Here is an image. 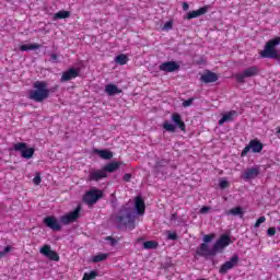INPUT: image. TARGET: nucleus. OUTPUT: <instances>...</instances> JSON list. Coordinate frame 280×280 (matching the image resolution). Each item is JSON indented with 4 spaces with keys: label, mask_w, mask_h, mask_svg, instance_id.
Wrapping results in <instances>:
<instances>
[{
    "label": "nucleus",
    "mask_w": 280,
    "mask_h": 280,
    "mask_svg": "<svg viewBox=\"0 0 280 280\" xmlns=\"http://www.w3.org/2000/svg\"><path fill=\"white\" fill-rule=\"evenodd\" d=\"M54 91H58V85H55L49 90L46 81H36L33 83V90L28 91L27 97L28 100L40 104L45 100H48L50 93H54Z\"/></svg>",
    "instance_id": "f257e3e1"
},
{
    "label": "nucleus",
    "mask_w": 280,
    "mask_h": 280,
    "mask_svg": "<svg viewBox=\"0 0 280 280\" xmlns=\"http://www.w3.org/2000/svg\"><path fill=\"white\" fill-rule=\"evenodd\" d=\"M119 215L116 217V224L118 225V229H128L129 231H135L137 229V217L132 214V209L124 206L120 209Z\"/></svg>",
    "instance_id": "f03ea898"
},
{
    "label": "nucleus",
    "mask_w": 280,
    "mask_h": 280,
    "mask_svg": "<svg viewBox=\"0 0 280 280\" xmlns=\"http://www.w3.org/2000/svg\"><path fill=\"white\" fill-rule=\"evenodd\" d=\"M277 45H280V36L268 40L265 45V49L260 51V58H271L279 60L280 55L277 49Z\"/></svg>",
    "instance_id": "7ed1b4c3"
},
{
    "label": "nucleus",
    "mask_w": 280,
    "mask_h": 280,
    "mask_svg": "<svg viewBox=\"0 0 280 280\" xmlns=\"http://www.w3.org/2000/svg\"><path fill=\"white\" fill-rule=\"evenodd\" d=\"M257 75H259V67L250 66L244 69L242 72L236 73L234 78L238 84H245L246 78H257Z\"/></svg>",
    "instance_id": "20e7f679"
},
{
    "label": "nucleus",
    "mask_w": 280,
    "mask_h": 280,
    "mask_svg": "<svg viewBox=\"0 0 280 280\" xmlns=\"http://www.w3.org/2000/svg\"><path fill=\"white\" fill-rule=\"evenodd\" d=\"M101 198H104V191L97 188H92L84 194L83 202H85L88 207H93V205H96L97 200H101Z\"/></svg>",
    "instance_id": "39448f33"
},
{
    "label": "nucleus",
    "mask_w": 280,
    "mask_h": 280,
    "mask_svg": "<svg viewBox=\"0 0 280 280\" xmlns=\"http://www.w3.org/2000/svg\"><path fill=\"white\" fill-rule=\"evenodd\" d=\"M13 150L15 152H21L22 159H32L36 150L34 148H27V143L25 142H18L13 144Z\"/></svg>",
    "instance_id": "423d86ee"
},
{
    "label": "nucleus",
    "mask_w": 280,
    "mask_h": 280,
    "mask_svg": "<svg viewBox=\"0 0 280 280\" xmlns=\"http://www.w3.org/2000/svg\"><path fill=\"white\" fill-rule=\"evenodd\" d=\"M250 150L254 154H259V152H261L264 150V143H261V141H259L257 139L250 140L248 145H246L242 150L241 156H246V154H248L250 152Z\"/></svg>",
    "instance_id": "0eeeda50"
},
{
    "label": "nucleus",
    "mask_w": 280,
    "mask_h": 280,
    "mask_svg": "<svg viewBox=\"0 0 280 280\" xmlns=\"http://www.w3.org/2000/svg\"><path fill=\"white\" fill-rule=\"evenodd\" d=\"M240 264V256L237 254L233 255L230 260L225 261L223 265H221L219 269L220 275H226L229 270H233Z\"/></svg>",
    "instance_id": "6e6552de"
},
{
    "label": "nucleus",
    "mask_w": 280,
    "mask_h": 280,
    "mask_svg": "<svg viewBox=\"0 0 280 280\" xmlns=\"http://www.w3.org/2000/svg\"><path fill=\"white\" fill-rule=\"evenodd\" d=\"M82 211V207L78 206L72 212L67 213L66 215L60 217L61 224H71L75 222L78 218H80V212Z\"/></svg>",
    "instance_id": "1a4fd4ad"
},
{
    "label": "nucleus",
    "mask_w": 280,
    "mask_h": 280,
    "mask_svg": "<svg viewBox=\"0 0 280 280\" xmlns=\"http://www.w3.org/2000/svg\"><path fill=\"white\" fill-rule=\"evenodd\" d=\"M39 253L44 255V257H47L50 261H60V255L57 254L56 250L51 249V245H44Z\"/></svg>",
    "instance_id": "9d476101"
},
{
    "label": "nucleus",
    "mask_w": 280,
    "mask_h": 280,
    "mask_svg": "<svg viewBox=\"0 0 280 280\" xmlns=\"http://www.w3.org/2000/svg\"><path fill=\"white\" fill-rule=\"evenodd\" d=\"M159 69L165 73H174V71H178V69H180V65H178L176 61H166L162 62Z\"/></svg>",
    "instance_id": "9b49d317"
},
{
    "label": "nucleus",
    "mask_w": 280,
    "mask_h": 280,
    "mask_svg": "<svg viewBox=\"0 0 280 280\" xmlns=\"http://www.w3.org/2000/svg\"><path fill=\"white\" fill-rule=\"evenodd\" d=\"M44 224L51 231H62V225H60V222L56 217H46L44 219Z\"/></svg>",
    "instance_id": "f8f14e48"
},
{
    "label": "nucleus",
    "mask_w": 280,
    "mask_h": 280,
    "mask_svg": "<svg viewBox=\"0 0 280 280\" xmlns=\"http://www.w3.org/2000/svg\"><path fill=\"white\" fill-rule=\"evenodd\" d=\"M80 77V70L75 68H70L67 71L62 72L60 82H69L71 80H75V78Z\"/></svg>",
    "instance_id": "ddd939ff"
},
{
    "label": "nucleus",
    "mask_w": 280,
    "mask_h": 280,
    "mask_svg": "<svg viewBox=\"0 0 280 280\" xmlns=\"http://www.w3.org/2000/svg\"><path fill=\"white\" fill-rule=\"evenodd\" d=\"M231 244V236L223 234L221 237L214 243L213 249L215 250H222L223 248H226Z\"/></svg>",
    "instance_id": "4468645a"
},
{
    "label": "nucleus",
    "mask_w": 280,
    "mask_h": 280,
    "mask_svg": "<svg viewBox=\"0 0 280 280\" xmlns=\"http://www.w3.org/2000/svg\"><path fill=\"white\" fill-rule=\"evenodd\" d=\"M199 257H211L215 255V249H210L207 243H201L196 252Z\"/></svg>",
    "instance_id": "2eb2a0df"
},
{
    "label": "nucleus",
    "mask_w": 280,
    "mask_h": 280,
    "mask_svg": "<svg viewBox=\"0 0 280 280\" xmlns=\"http://www.w3.org/2000/svg\"><path fill=\"white\" fill-rule=\"evenodd\" d=\"M207 12H209V5H205L198 10L188 12L186 19L191 21V19H198V16H202L203 14H207Z\"/></svg>",
    "instance_id": "dca6fc26"
},
{
    "label": "nucleus",
    "mask_w": 280,
    "mask_h": 280,
    "mask_svg": "<svg viewBox=\"0 0 280 280\" xmlns=\"http://www.w3.org/2000/svg\"><path fill=\"white\" fill-rule=\"evenodd\" d=\"M220 77H218V73L207 71L200 77V81L203 82L205 84H211L213 82H218Z\"/></svg>",
    "instance_id": "f3484780"
},
{
    "label": "nucleus",
    "mask_w": 280,
    "mask_h": 280,
    "mask_svg": "<svg viewBox=\"0 0 280 280\" xmlns=\"http://www.w3.org/2000/svg\"><path fill=\"white\" fill-rule=\"evenodd\" d=\"M172 122L182 130V132H187V126L185 125V121H183V117L178 113L172 114Z\"/></svg>",
    "instance_id": "a211bd4d"
},
{
    "label": "nucleus",
    "mask_w": 280,
    "mask_h": 280,
    "mask_svg": "<svg viewBox=\"0 0 280 280\" xmlns=\"http://www.w3.org/2000/svg\"><path fill=\"white\" fill-rule=\"evenodd\" d=\"M108 176V174H106V172L103 170H98V171H92L89 174V180H94L95 183L102 180V178H106Z\"/></svg>",
    "instance_id": "6ab92c4d"
},
{
    "label": "nucleus",
    "mask_w": 280,
    "mask_h": 280,
    "mask_svg": "<svg viewBox=\"0 0 280 280\" xmlns=\"http://www.w3.org/2000/svg\"><path fill=\"white\" fill-rule=\"evenodd\" d=\"M135 207L138 215H143L145 213V201L141 197H136Z\"/></svg>",
    "instance_id": "aec40b11"
},
{
    "label": "nucleus",
    "mask_w": 280,
    "mask_h": 280,
    "mask_svg": "<svg viewBox=\"0 0 280 280\" xmlns=\"http://www.w3.org/2000/svg\"><path fill=\"white\" fill-rule=\"evenodd\" d=\"M259 176V170L257 167L248 168L244 174V180H253V178H257Z\"/></svg>",
    "instance_id": "412c9836"
},
{
    "label": "nucleus",
    "mask_w": 280,
    "mask_h": 280,
    "mask_svg": "<svg viewBox=\"0 0 280 280\" xmlns=\"http://www.w3.org/2000/svg\"><path fill=\"white\" fill-rule=\"evenodd\" d=\"M119 167H121V162H110V163H108L107 165H105V166L103 167V170H104L105 174H106V172H107L108 174H113V172H117V170H118Z\"/></svg>",
    "instance_id": "4be33fe9"
},
{
    "label": "nucleus",
    "mask_w": 280,
    "mask_h": 280,
    "mask_svg": "<svg viewBox=\"0 0 280 280\" xmlns=\"http://www.w3.org/2000/svg\"><path fill=\"white\" fill-rule=\"evenodd\" d=\"M95 154H98V156L101 159H104L105 161H110V159H113V152L108 151V150H100V149H95L94 150Z\"/></svg>",
    "instance_id": "5701e85b"
},
{
    "label": "nucleus",
    "mask_w": 280,
    "mask_h": 280,
    "mask_svg": "<svg viewBox=\"0 0 280 280\" xmlns=\"http://www.w3.org/2000/svg\"><path fill=\"white\" fill-rule=\"evenodd\" d=\"M237 115V112L230 110L225 115L222 116V118L219 120V126H223L225 121H233V117Z\"/></svg>",
    "instance_id": "b1692460"
},
{
    "label": "nucleus",
    "mask_w": 280,
    "mask_h": 280,
    "mask_svg": "<svg viewBox=\"0 0 280 280\" xmlns=\"http://www.w3.org/2000/svg\"><path fill=\"white\" fill-rule=\"evenodd\" d=\"M105 93H107L110 96L119 95V93H121V90L119 88H117V85H115V84H107L105 86Z\"/></svg>",
    "instance_id": "393cba45"
},
{
    "label": "nucleus",
    "mask_w": 280,
    "mask_h": 280,
    "mask_svg": "<svg viewBox=\"0 0 280 280\" xmlns=\"http://www.w3.org/2000/svg\"><path fill=\"white\" fill-rule=\"evenodd\" d=\"M71 16V11L60 10L54 14V21H60L62 19H69Z\"/></svg>",
    "instance_id": "a878e982"
},
{
    "label": "nucleus",
    "mask_w": 280,
    "mask_h": 280,
    "mask_svg": "<svg viewBox=\"0 0 280 280\" xmlns=\"http://www.w3.org/2000/svg\"><path fill=\"white\" fill-rule=\"evenodd\" d=\"M106 259H108V254H104V253L94 255L92 257L93 264H100V261H106Z\"/></svg>",
    "instance_id": "bb28decb"
},
{
    "label": "nucleus",
    "mask_w": 280,
    "mask_h": 280,
    "mask_svg": "<svg viewBox=\"0 0 280 280\" xmlns=\"http://www.w3.org/2000/svg\"><path fill=\"white\" fill-rule=\"evenodd\" d=\"M34 49H40V45L30 44V45H21L20 46V51H32Z\"/></svg>",
    "instance_id": "cd10ccee"
},
{
    "label": "nucleus",
    "mask_w": 280,
    "mask_h": 280,
    "mask_svg": "<svg viewBox=\"0 0 280 280\" xmlns=\"http://www.w3.org/2000/svg\"><path fill=\"white\" fill-rule=\"evenodd\" d=\"M143 248L145 250H152L154 248H159V243L156 241H147L143 243Z\"/></svg>",
    "instance_id": "c85d7f7f"
},
{
    "label": "nucleus",
    "mask_w": 280,
    "mask_h": 280,
    "mask_svg": "<svg viewBox=\"0 0 280 280\" xmlns=\"http://www.w3.org/2000/svg\"><path fill=\"white\" fill-rule=\"evenodd\" d=\"M115 62L117 65H128V56H126L125 54H120L116 56Z\"/></svg>",
    "instance_id": "c756f323"
},
{
    "label": "nucleus",
    "mask_w": 280,
    "mask_h": 280,
    "mask_svg": "<svg viewBox=\"0 0 280 280\" xmlns=\"http://www.w3.org/2000/svg\"><path fill=\"white\" fill-rule=\"evenodd\" d=\"M98 275H100V273H98L96 270H92V271H90V272H85V273L83 275L82 280H93V279L97 278Z\"/></svg>",
    "instance_id": "7c9ffc66"
},
{
    "label": "nucleus",
    "mask_w": 280,
    "mask_h": 280,
    "mask_svg": "<svg viewBox=\"0 0 280 280\" xmlns=\"http://www.w3.org/2000/svg\"><path fill=\"white\" fill-rule=\"evenodd\" d=\"M163 128H164V130H166L167 132H176V126L170 124V121H164Z\"/></svg>",
    "instance_id": "2f4dec72"
},
{
    "label": "nucleus",
    "mask_w": 280,
    "mask_h": 280,
    "mask_svg": "<svg viewBox=\"0 0 280 280\" xmlns=\"http://www.w3.org/2000/svg\"><path fill=\"white\" fill-rule=\"evenodd\" d=\"M231 215H244V210H242V207H235L230 210Z\"/></svg>",
    "instance_id": "473e14b6"
},
{
    "label": "nucleus",
    "mask_w": 280,
    "mask_h": 280,
    "mask_svg": "<svg viewBox=\"0 0 280 280\" xmlns=\"http://www.w3.org/2000/svg\"><path fill=\"white\" fill-rule=\"evenodd\" d=\"M168 161L163 159V160H159L155 162V170H161V167H165V165H167Z\"/></svg>",
    "instance_id": "72a5a7b5"
},
{
    "label": "nucleus",
    "mask_w": 280,
    "mask_h": 280,
    "mask_svg": "<svg viewBox=\"0 0 280 280\" xmlns=\"http://www.w3.org/2000/svg\"><path fill=\"white\" fill-rule=\"evenodd\" d=\"M11 252H12L11 245L4 247V249L0 252V259H3V257H5V255H8V253H11Z\"/></svg>",
    "instance_id": "f704fd0d"
},
{
    "label": "nucleus",
    "mask_w": 280,
    "mask_h": 280,
    "mask_svg": "<svg viewBox=\"0 0 280 280\" xmlns=\"http://www.w3.org/2000/svg\"><path fill=\"white\" fill-rule=\"evenodd\" d=\"M264 222H266V217L258 218L254 224V229H259V226H261V224H264Z\"/></svg>",
    "instance_id": "c9c22d12"
},
{
    "label": "nucleus",
    "mask_w": 280,
    "mask_h": 280,
    "mask_svg": "<svg viewBox=\"0 0 280 280\" xmlns=\"http://www.w3.org/2000/svg\"><path fill=\"white\" fill-rule=\"evenodd\" d=\"M34 185H40L43 183V178L40 177V173H36L35 177L33 178Z\"/></svg>",
    "instance_id": "e433bc0d"
},
{
    "label": "nucleus",
    "mask_w": 280,
    "mask_h": 280,
    "mask_svg": "<svg viewBox=\"0 0 280 280\" xmlns=\"http://www.w3.org/2000/svg\"><path fill=\"white\" fill-rule=\"evenodd\" d=\"M229 180L226 179H221L220 183H219V187L220 189H226V187H229Z\"/></svg>",
    "instance_id": "4c0bfd02"
},
{
    "label": "nucleus",
    "mask_w": 280,
    "mask_h": 280,
    "mask_svg": "<svg viewBox=\"0 0 280 280\" xmlns=\"http://www.w3.org/2000/svg\"><path fill=\"white\" fill-rule=\"evenodd\" d=\"M267 235H268L269 237H273V235H277V229H275V228H269V229L267 230Z\"/></svg>",
    "instance_id": "58836bf2"
},
{
    "label": "nucleus",
    "mask_w": 280,
    "mask_h": 280,
    "mask_svg": "<svg viewBox=\"0 0 280 280\" xmlns=\"http://www.w3.org/2000/svg\"><path fill=\"white\" fill-rule=\"evenodd\" d=\"M214 235L213 234H207L203 236V244H209L213 240Z\"/></svg>",
    "instance_id": "ea45409f"
},
{
    "label": "nucleus",
    "mask_w": 280,
    "mask_h": 280,
    "mask_svg": "<svg viewBox=\"0 0 280 280\" xmlns=\"http://www.w3.org/2000/svg\"><path fill=\"white\" fill-rule=\"evenodd\" d=\"M194 104V98H188L183 102L184 108H188V106H191Z\"/></svg>",
    "instance_id": "a19ab883"
},
{
    "label": "nucleus",
    "mask_w": 280,
    "mask_h": 280,
    "mask_svg": "<svg viewBox=\"0 0 280 280\" xmlns=\"http://www.w3.org/2000/svg\"><path fill=\"white\" fill-rule=\"evenodd\" d=\"M122 180H125V183H130V180H132V174L126 173L122 177Z\"/></svg>",
    "instance_id": "79ce46f5"
},
{
    "label": "nucleus",
    "mask_w": 280,
    "mask_h": 280,
    "mask_svg": "<svg viewBox=\"0 0 280 280\" xmlns=\"http://www.w3.org/2000/svg\"><path fill=\"white\" fill-rule=\"evenodd\" d=\"M107 242H110V246H115L117 244V240L113 236L105 237Z\"/></svg>",
    "instance_id": "37998d69"
},
{
    "label": "nucleus",
    "mask_w": 280,
    "mask_h": 280,
    "mask_svg": "<svg viewBox=\"0 0 280 280\" xmlns=\"http://www.w3.org/2000/svg\"><path fill=\"white\" fill-rule=\"evenodd\" d=\"M209 211H211V207L209 206H203L200 210H199V213H209Z\"/></svg>",
    "instance_id": "c03bdc74"
},
{
    "label": "nucleus",
    "mask_w": 280,
    "mask_h": 280,
    "mask_svg": "<svg viewBox=\"0 0 280 280\" xmlns=\"http://www.w3.org/2000/svg\"><path fill=\"white\" fill-rule=\"evenodd\" d=\"M172 27H174V23L168 21L164 24L163 30H172Z\"/></svg>",
    "instance_id": "a18cd8bd"
},
{
    "label": "nucleus",
    "mask_w": 280,
    "mask_h": 280,
    "mask_svg": "<svg viewBox=\"0 0 280 280\" xmlns=\"http://www.w3.org/2000/svg\"><path fill=\"white\" fill-rule=\"evenodd\" d=\"M168 240H173V241L178 240V234H176V233H170V234H168Z\"/></svg>",
    "instance_id": "49530a36"
},
{
    "label": "nucleus",
    "mask_w": 280,
    "mask_h": 280,
    "mask_svg": "<svg viewBox=\"0 0 280 280\" xmlns=\"http://www.w3.org/2000/svg\"><path fill=\"white\" fill-rule=\"evenodd\" d=\"M58 60V55L56 54H50V61L56 62Z\"/></svg>",
    "instance_id": "de8ad7c7"
},
{
    "label": "nucleus",
    "mask_w": 280,
    "mask_h": 280,
    "mask_svg": "<svg viewBox=\"0 0 280 280\" xmlns=\"http://www.w3.org/2000/svg\"><path fill=\"white\" fill-rule=\"evenodd\" d=\"M183 10H189V3L183 2Z\"/></svg>",
    "instance_id": "09e8293b"
},
{
    "label": "nucleus",
    "mask_w": 280,
    "mask_h": 280,
    "mask_svg": "<svg viewBox=\"0 0 280 280\" xmlns=\"http://www.w3.org/2000/svg\"><path fill=\"white\" fill-rule=\"evenodd\" d=\"M176 218H178V214H177V213H173V214L171 215V220H176Z\"/></svg>",
    "instance_id": "8fccbe9b"
}]
</instances>
